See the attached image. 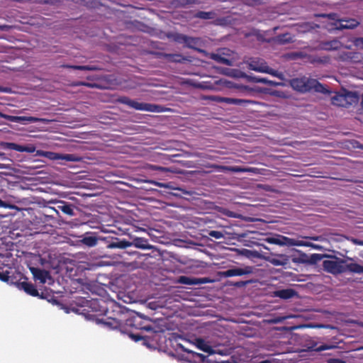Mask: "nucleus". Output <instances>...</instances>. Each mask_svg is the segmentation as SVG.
<instances>
[{"label": "nucleus", "instance_id": "obj_44", "mask_svg": "<svg viewBox=\"0 0 363 363\" xmlns=\"http://www.w3.org/2000/svg\"><path fill=\"white\" fill-rule=\"evenodd\" d=\"M59 208L64 212L65 213L72 216L74 214V211L70 205L64 204L63 206H60Z\"/></svg>", "mask_w": 363, "mask_h": 363}, {"label": "nucleus", "instance_id": "obj_56", "mask_svg": "<svg viewBox=\"0 0 363 363\" xmlns=\"http://www.w3.org/2000/svg\"><path fill=\"white\" fill-rule=\"evenodd\" d=\"M264 0H246V4L250 6L259 5L264 2Z\"/></svg>", "mask_w": 363, "mask_h": 363}, {"label": "nucleus", "instance_id": "obj_10", "mask_svg": "<svg viewBox=\"0 0 363 363\" xmlns=\"http://www.w3.org/2000/svg\"><path fill=\"white\" fill-rule=\"evenodd\" d=\"M238 252H240L241 255H245L247 258L250 259H254L255 258H262L267 261H269L270 263L275 266H279L282 265L284 262L278 258H274L271 257L269 256L266 257L264 255H262L259 253V251H237Z\"/></svg>", "mask_w": 363, "mask_h": 363}, {"label": "nucleus", "instance_id": "obj_55", "mask_svg": "<svg viewBox=\"0 0 363 363\" xmlns=\"http://www.w3.org/2000/svg\"><path fill=\"white\" fill-rule=\"evenodd\" d=\"M42 161L41 160H35L33 161V164L28 167L29 169H36V168H39L40 167H42V165L40 164Z\"/></svg>", "mask_w": 363, "mask_h": 363}, {"label": "nucleus", "instance_id": "obj_54", "mask_svg": "<svg viewBox=\"0 0 363 363\" xmlns=\"http://www.w3.org/2000/svg\"><path fill=\"white\" fill-rule=\"evenodd\" d=\"M82 70H83V71H99V70H101V68L96 67V66L86 65V66H82Z\"/></svg>", "mask_w": 363, "mask_h": 363}, {"label": "nucleus", "instance_id": "obj_27", "mask_svg": "<svg viewBox=\"0 0 363 363\" xmlns=\"http://www.w3.org/2000/svg\"><path fill=\"white\" fill-rule=\"evenodd\" d=\"M101 303H106L103 300L99 299H92L90 301L89 307L96 312H99L100 313H105L107 311V308L104 306H101Z\"/></svg>", "mask_w": 363, "mask_h": 363}, {"label": "nucleus", "instance_id": "obj_9", "mask_svg": "<svg viewBox=\"0 0 363 363\" xmlns=\"http://www.w3.org/2000/svg\"><path fill=\"white\" fill-rule=\"evenodd\" d=\"M337 59L344 62L357 64L362 62L363 56L359 52L343 51L338 54Z\"/></svg>", "mask_w": 363, "mask_h": 363}, {"label": "nucleus", "instance_id": "obj_31", "mask_svg": "<svg viewBox=\"0 0 363 363\" xmlns=\"http://www.w3.org/2000/svg\"><path fill=\"white\" fill-rule=\"evenodd\" d=\"M217 16V14L215 11H198L196 12L194 17L203 19V20H209V19H214Z\"/></svg>", "mask_w": 363, "mask_h": 363}, {"label": "nucleus", "instance_id": "obj_62", "mask_svg": "<svg viewBox=\"0 0 363 363\" xmlns=\"http://www.w3.org/2000/svg\"><path fill=\"white\" fill-rule=\"evenodd\" d=\"M65 67L68 69H77V70H82V66L81 65H64Z\"/></svg>", "mask_w": 363, "mask_h": 363}, {"label": "nucleus", "instance_id": "obj_20", "mask_svg": "<svg viewBox=\"0 0 363 363\" xmlns=\"http://www.w3.org/2000/svg\"><path fill=\"white\" fill-rule=\"evenodd\" d=\"M30 272H32L34 278L39 280L42 284H45L47 279L50 278V274L46 270L31 267Z\"/></svg>", "mask_w": 363, "mask_h": 363}, {"label": "nucleus", "instance_id": "obj_16", "mask_svg": "<svg viewBox=\"0 0 363 363\" xmlns=\"http://www.w3.org/2000/svg\"><path fill=\"white\" fill-rule=\"evenodd\" d=\"M177 281L186 285H196L208 283V280L206 278H191L186 276H181L178 278Z\"/></svg>", "mask_w": 363, "mask_h": 363}, {"label": "nucleus", "instance_id": "obj_64", "mask_svg": "<svg viewBox=\"0 0 363 363\" xmlns=\"http://www.w3.org/2000/svg\"><path fill=\"white\" fill-rule=\"evenodd\" d=\"M240 90L241 91H247L249 92L254 91V89L252 88H250V86H245V85H240Z\"/></svg>", "mask_w": 363, "mask_h": 363}, {"label": "nucleus", "instance_id": "obj_50", "mask_svg": "<svg viewBox=\"0 0 363 363\" xmlns=\"http://www.w3.org/2000/svg\"><path fill=\"white\" fill-rule=\"evenodd\" d=\"M320 16L327 18L330 20L336 21L337 22H339V20H341V18H338V15L336 13H330L322 14V15H320Z\"/></svg>", "mask_w": 363, "mask_h": 363}, {"label": "nucleus", "instance_id": "obj_49", "mask_svg": "<svg viewBox=\"0 0 363 363\" xmlns=\"http://www.w3.org/2000/svg\"><path fill=\"white\" fill-rule=\"evenodd\" d=\"M213 99L217 102H225L233 104V98L213 96Z\"/></svg>", "mask_w": 363, "mask_h": 363}, {"label": "nucleus", "instance_id": "obj_32", "mask_svg": "<svg viewBox=\"0 0 363 363\" xmlns=\"http://www.w3.org/2000/svg\"><path fill=\"white\" fill-rule=\"evenodd\" d=\"M0 146L4 149L15 150L18 152H24L26 146L20 145L14 143L1 142Z\"/></svg>", "mask_w": 363, "mask_h": 363}, {"label": "nucleus", "instance_id": "obj_45", "mask_svg": "<svg viewBox=\"0 0 363 363\" xmlns=\"http://www.w3.org/2000/svg\"><path fill=\"white\" fill-rule=\"evenodd\" d=\"M255 101L247 99H233V104L238 106H243L247 104H254Z\"/></svg>", "mask_w": 363, "mask_h": 363}, {"label": "nucleus", "instance_id": "obj_22", "mask_svg": "<svg viewBox=\"0 0 363 363\" xmlns=\"http://www.w3.org/2000/svg\"><path fill=\"white\" fill-rule=\"evenodd\" d=\"M321 48L325 50H337L343 47L342 43L337 39L330 41H323L320 43Z\"/></svg>", "mask_w": 363, "mask_h": 363}, {"label": "nucleus", "instance_id": "obj_7", "mask_svg": "<svg viewBox=\"0 0 363 363\" xmlns=\"http://www.w3.org/2000/svg\"><path fill=\"white\" fill-rule=\"evenodd\" d=\"M184 84L201 89H215V85H221L228 88H233L234 83L226 79H219L214 82V84H201L196 82L192 79H187L184 82Z\"/></svg>", "mask_w": 363, "mask_h": 363}, {"label": "nucleus", "instance_id": "obj_42", "mask_svg": "<svg viewBox=\"0 0 363 363\" xmlns=\"http://www.w3.org/2000/svg\"><path fill=\"white\" fill-rule=\"evenodd\" d=\"M252 282H253L252 280L239 281H235V282H230L229 284V285L235 286V287H238V288H241V287L245 286L246 285H247L249 284H252Z\"/></svg>", "mask_w": 363, "mask_h": 363}, {"label": "nucleus", "instance_id": "obj_47", "mask_svg": "<svg viewBox=\"0 0 363 363\" xmlns=\"http://www.w3.org/2000/svg\"><path fill=\"white\" fill-rule=\"evenodd\" d=\"M208 235L213 237L217 240L225 238V235L222 232L216 230H211L208 232Z\"/></svg>", "mask_w": 363, "mask_h": 363}, {"label": "nucleus", "instance_id": "obj_28", "mask_svg": "<svg viewBox=\"0 0 363 363\" xmlns=\"http://www.w3.org/2000/svg\"><path fill=\"white\" fill-rule=\"evenodd\" d=\"M183 350L186 352L190 356L191 358L190 361L193 363H203L206 361V356L197 353L196 352L191 351L190 350L184 349L183 347Z\"/></svg>", "mask_w": 363, "mask_h": 363}, {"label": "nucleus", "instance_id": "obj_30", "mask_svg": "<svg viewBox=\"0 0 363 363\" xmlns=\"http://www.w3.org/2000/svg\"><path fill=\"white\" fill-rule=\"evenodd\" d=\"M195 345L200 350H202L208 354H213L214 351L211 346H210L203 339L196 338L195 340Z\"/></svg>", "mask_w": 363, "mask_h": 363}, {"label": "nucleus", "instance_id": "obj_13", "mask_svg": "<svg viewBox=\"0 0 363 363\" xmlns=\"http://www.w3.org/2000/svg\"><path fill=\"white\" fill-rule=\"evenodd\" d=\"M271 42L277 45H284L294 43V39L289 33H285L272 38Z\"/></svg>", "mask_w": 363, "mask_h": 363}, {"label": "nucleus", "instance_id": "obj_19", "mask_svg": "<svg viewBox=\"0 0 363 363\" xmlns=\"http://www.w3.org/2000/svg\"><path fill=\"white\" fill-rule=\"evenodd\" d=\"M199 0H172L170 4L175 9L190 8L193 5L199 4Z\"/></svg>", "mask_w": 363, "mask_h": 363}, {"label": "nucleus", "instance_id": "obj_43", "mask_svg": "<svg viewBox=\"0 0 363 363\" xmlns=\"http://www.w3.org/2000/svg\"><path fill=\"white\" fill-rule=\"evenodd\" d=\"M130 246V243L125 241L118 242L117 243H111L108 247H119V248H125L127 247Z\"/></svg>", "mask_w": 363, "mask_h": 363}, {"label": "nucleus", "instance_id": "obj_39", "mask_svg": "<svg viewBox=\"0 0 363 363\" xmlns=\"http://www.w3.org/2000/svg\"><path fill=\"white\" fill-rule=\"evenodd\" d=\"M60 160L66 161H80L81 158L72 154H60Z\"/></svg>", "mask_w": 363, "mask_h": 363}, {"label": "nucleus", "instance_id": "obj_3", "mask_svg": "<svg viewBox=\"0 0 363 363\" xmlns=\"http://www.w3.org/2000/svg\"><path fill=\"white\" fill-rule=\"evenodd\" d=\"M245 63L247 65L250 69L259 72L267 73L278 77L281 80H286L282 73L270 68L267 65L266 61L262 58L250 57L245 62Z\"/></svg>", "mask_w": 363, "mask_h": 363}, {"label": "nucleus", "instance_id": "obj_4", "mask_svg": "<svg viewBox=\"0 0 363 363\" xmlns=\"http://www.w3.org/2000/svg\"><path fill=\"white\" fill-rule=\"evenodd\" d=\"M267 241L270 243L279 245L280 246H298V247H311L317 250H323V247L319 245L313 244L310 242L298 240L289 238L282 235H278L276 238H269Z\"/></svg>", "mask_w": 363, "mask_h": 363}, {"label": "nucleus", "instance_id": "obj_18", "mask_svg": "<svg viewBox=\"0 0 363 363\" xmlns=\"http://www.w3.org/2000/svg\"><path fill=\"white\" fill-rule=\"evenodd\" d=\"M157 55L160 57H163L172 62L182 63L184 61H190L187 57L182 56L181 54H169L164 52H158Z\"/></svg>", "mask_w": 363, "mask_h": 363}, {"label": "nucleus", "instance_id": "obj_24", "mask_svg": "<svg viewBox=\"0 0 363 363\" xmlns=\"http://www.w3.org/2000/svg\"><path fill=\"white\" fill-rule=\"evenodd\" d=\"M331 103L333 105L337 106L347 107V104L345 102V98L344 91L340 93L335 92L333 96H331Z\"/></svg>", "mask_w": 363, "mask_h": 363}, {"label": "nucleus", "instance_id": "obj_11", "mask_svg": "<svg viewBox=\"0 0 363 363\" xmlns=\"http://www.w3.org/2000/svg\"><path fill=\"white\" fill-rule=\"evenodd\" d=\"M255 267L252 266H245L244 267H233L227 269L221 273L224 277H232L236 276H243L252 274Z\"/></svg>", "mask_w": 363, "mask_h": 363}, {"label": "nucleus", "instance_id": "obj_12", "mask_svg": "<svg viewBox=\"0 0 363 363\" xmlns=\"http://www.w3.org/2000/svg\"><path fill=\"white\" fill-rule=\"evenodd\" d=\"M184 44L185 46L187 47L188 48L196 50L197 52L202 53L205 55H208V52L206 50L196 48V46L203 45V40L200 38L191 37L186 35Z\"/></svg>", "mask_w": 363, "mask_h": 363}, {"label": "nucleus", "instance_id": "obj_63", "mask_svg": "<svg viewBox=\"0 0 363 363\" xmlns=\"http://www.w3.org/2000/svg\"><path fill=\"white\" fill-rule=\"evenodd\" d=\"M35 150V147L33 145L26 146L24 152H33Z\"/></svg>", "mask_w": 363, "mask_h": 363}, {"label": "nucleus", "instance_id": "obj_37", "mask_svg": "<svg viewBox=\"0 0 363 363\" xmlns=\"http://www.w3.org/2000/svg\"><path fill=\"white\" fill-rule=\"evenodd\" d=\"M70 286H85V288L86 289H89V291L92 290V284L91 283L87 282H83L82 279H78L76 280H72V282L69 284Z\"/></svg>", "mask_w": 363, "mask_h": 363}, {"label": "nucleus", "instance_id": "obj_61", "mask_svg": "<svg viewBox=\"0 0 363 363\" xmlns=\"http://www.w3.org/2000/svg\"><path fill=\"white\" fill-rule=\"evenodd\" d=\"M245 79L249 82H255V83H258V79H259L258 77L250 76L247 74V77Z\"/></svg>", "mask_w": 363, "mask_h": 363}, {"label": "nucleus", "instance_id": "obj_5", "mask_svg": "<svg viewBox=\"0 0 363 363\" xmlns=\"http://www.w3.org/2000/svg\"><path fill=\"white\" fill-rule=\"evenodd\" d=\"M119 103L126 104L136 110L145 111L149 112H160L162 110V106L156 104L140 103L132 100L127 96H121L118 99Z\"/></svg>", "mask_w": 363, "mask_h": 363}, {"label": "nucleus", "instance_id": "obj_58", "mask_svg": "<svg viewBox=\"0 0 363 363\" xmlns=\"http://www.w3.org/2000/svg\"><path fill=\"white\" fill-rule=\"evenodd\" d=\"M236 77L235 78H246L247 77V74H245V72L239 70V69H237L236 70Z\"/></svg>", "mask_w": 363, "mask_h": 363}, {"label": "nucleus", "instance_id": "obj_48", "mask_svg": "<svg viewBox=\"0 0 363 363\" xmlns=\"http://www.w3.org/2000/svg\"><path fill=\"white\" fill-rule=\"evenodd\" d=\"M104 324L109 326L111 328H117L120 326L119 321L115 318L110 319L108 321H105Z\"/></svg>", "mask_w": 363, "mask_h": 363}, {"label": "nucleus", "instance_id": "obj_36", "mask_svg": "<svg viewBox=\"0 0 363 363\" xmlns=\"http://www.w3.org/2000/svg\"><path fill=\"white\" fill-rule=\"evenodd\" d=\"M218 70V72L228 77H231L235 78L236 77V70L237 69H229L226 67H216Z\"/></svg>", "mask_w": 363, "mask_h": 363}, {"label": "nucleus", "instance_id": "obj_23", "mask_svg": "<svg viewBox=\"0 0 363 363\" xmlns=\"http://www.w3.org/2000/svg\"><path fill=\"white\" fill-rule=\"evenodd\" d=\"M21 289H23L26 294L32 296H39L38 291L32 283L22 281L18 284Z\"/></svg>", "mask_w": 363, "mask_h": 363}, {"label": "nucleus", "instance_id": "obj_40", "mask_svg": "<svg viewBox=\"0 0 363 363\" xmlns=\"http://www.w3.org/2000/svg\"><path fill=\"white\" fill-rule=\"evenodd\" d=\"M145 242H146V241L140 239V240H136L134 242V245L136 247H138V248H143V249L149 248L151 250H157L155 247L148 245H146Z\"/></svg>", "mask_w": 363, "mask_h": 363}, {"label": "nucleus", "instance_id": "obj_21", "mask_svg": "<svg viewBox=\"0 0 363 363\" xmlns=\"http://www.w3.org/2000/svg\"><path fill=\"white\" fill-rule=\"evenodd\" d=\"M118 261L115 258H110L102 256L100 259H97L94 263L91 264V267H99L104 266H112L118 263Z\"/></svg>", "mask_w": 363, "mask_h": 363}, {"label": "nucleus", "instance_id": "obj_38", "mask_svg": "<svg viewBox=\"0 0 363 363\" xmlns=\"http://www.w3.org/2000/svg\"><path fill=\"white\" fill-rule=\"evenodd\" d=\"M325 257H327V256L325 255L313 254L310 257V258L308 260H306V262L309 264H315Z\"/></svg>", "mask_w": 363, "mask_h": 363}, {"label": "nucleus", "instance_id": "obj_15", "mask_svg": "<svg viewBox=\"0 0 363 363\" xmlns=\"http://www.w3.org/2000/svg\"><path fill=\"white\" fill-rule=\"evenodd\" d=\"M215 210H216L218 212H219L228 217H230V218H240L245 221H248V222H252L255 220L254 218H252L245 217V216H242L241 214L234 213L233 211H229L227 208H223L220 206H216Z\"/></svg>", "mask_w": 363, "mask_h": 363}, {"label": "nucleus", "instance_id": "obj_8", "mask_svg": "<svg viewBox=\"0 0 363 363\" xmlns=\"http://www.w3.org/2000/svg\"><path fill=\"white\" fill-rule=\"evenodd\" d=\"M125 325L134 328L137 330H145V331H152L153 327L147 323V319L143 320L141 316L133 317L128 318L125 321Z\"/></svg>", "mask_w": 363, "mask_h": 363}, {"label": "nucleus", "instance_id": "obj_59", "mask_svg": "<svg viewBox=\"0 0 363 363\" xmlns=\"http://www.w3.org/2000/svg\"><path fill=\"white\" fill-rule=\"evenodd\" d=\"M328 363H346V362L337 358H331L328 360Z\"/></svg>", "mask_w": 363, "mask_h": 363}, {"label": "nucleus", "instance_id": "obj_52", "mask_svg": "<svg viewBox=\"0 0 363 363\" xmlns=\"http://www.w3.org/2000/svg\"><path fill=\"white\" fill-rule=\"evenodd\" d=\"M10 272L9 271L0 272V280L4 282H8L9 281Z\"/></svg>", "mask_w": 363, "mask_h": 363}, {"label": "nucleus", "instance_id": "obj_60", "mask_svg": "<svg viewBox=\"0 0 363 363\" xmlns=\"http://www.w3.org/2000/svg\"><path fill=\"white\" fill-rule=\"evenodd\" d=\"M354 44L355 46H359L362 45V48L363 49V38H357L354 40Z\"/></svg>", "mask_w": 363, "mask_h": 363}, {"label": "nucleus", "instance_id": "obj_57", "mask_svg": "<svg viewBox=\"0 0 363 363\" xmlns=\"http://www.w3.org/2000/svg\"><path fill=\"white\" fill-rule=\"evenodd\" d=\"M0 207H4V208H15L16 206H13V205H11L10 203H8L4 201H2L1 199H0Z\"/></svg>", "mask_w": 363, "mask_h": 363}, {"label": "nucleus", "instance_id": "obj_1", "mask_svg": "<svg viewBox=\"0 0 363 363\" xmlns=\"http://www.w3.org/2000/svg\"><path fill=\"white\" fill-rule=\"evenodd\" d=\"M43 254L40 255V261L42 265L53 269H64L69 271V277L73 274L74 267H77L74 274H76L78 269L83 271L87 269L84 265L77 266L75 260L67 257L66 254L57 255L56 251H43ZM89 267L88 269H91Z\"/></svg>", "mask_w": 363, "mask_h": 363}, {"label": "nucleus", "instance_id": "obj_6", "mask_svg": "<svg viewBox=\"0 0 363 363\" xmlns=\"http://www.w3.org/2000/svg\"><path fill=\"white\" fill-rule=\"evenodd\" d=\"M323 269L333 274H339L346 272L345 262L342 259L333 257L323 262Z\"/></svg>", "mask_w": 363, "mask_h": 363}, {"label": "nucleus", "instance_id": "obj_29", "mask_svg": "<svg viewBox=\"0 0 363 363\" xmlns=\"http://www.w3.org/2000/svg\"><path fill=\"white\" fill-rule=\"evenodd\" d=\"M296 294V291L292 289H281L274 291V296L282 299L293 298Z\"/></svg>", "mask_w": 363, "mask_h": 363}, {"label": "nucleus", "instance_id": "obj_34", "mask_svg": "<svg viewBox=\"0 0 363 363\" xmlns=\"http://www.w3.org/2000/svg\"><path fill=\"white\" fill-rule=\"evenodd\" d=\"M207 55H209L211 59H212L219 63H221V64H223L225 65H228V66H231L233 65V62L230 60L225 58L218 54H215V53L208 54V53Z\"/></svg>", "mask_w": 363, "mask_h": 363}, {"label": "nucleus", "instance_id": "obj_41", "mask_svg": "<svg viewBox=\"0 0 363 363\" xmlns=\"http://www.w3.org/2000/svg\"><path fill=\"white\" fill-rule=\"evenodd\" d=\"M258 83H262L264 84H268L273 86H283L284 84L280 82H276L274 81L269 80L266 78H259Z\"/></svg>", "mask_w": 363, "mask_h": 363}, {"label": "nucleus", "instance_id": "obj_46", "mask_svg": "<svg viewBox=\"0 0 363 363\" xmlns=\"http://www.w3.org/2000/svg\"><path fill=\"white\" fill-rule=\"evenodd\" d=\"M140 182H143V183L153 184L155 186H157L159 187H164V188L169 187V185L168 184L160 183V182H155V181L150 180V179H143V180H140Z\"/></svg>", "mask_w": 363, "mask_h": 363}, {"label": "nucleus", "instance_id": "obj_14", "mask_svg": "<svg viewBox=\"0 0 363 363\" xmlns=\"http://www.w3.org/2000/svg\"><path fill=\"white\" fill-rule=\"evenodd\" d=\"M339 26L336 27L337 30L354 29L357 28L360 23L354 18H341L339 20Z\"/></svg>", "mask_w": 363, "mask_h": 363}, {"label": "nucleus", "instance_id": "obj_25", "mask_svg": "<svg viewBox=\"0 0 363 363\" xmlns=\"http://www.w3.org/2000/svg\"><path fill=\"white\" fill-rule=\"evenodd\" d=\"M97 242V239L95 237H85L81 240H70L69 244H72L73 245H79V243L85 245L86 247H93L96 245Z\"/></svg>", "mask_w": 363, "mask_h": 363}, {"label": "nucleus", "instance_id": "obj_53", "mask_svg": "<svg viewBox=\"0 0 363 363\" xmlns=\"http://www.w3.org/2000/svg\"><path fill=\"white\" fill-rule=\"evenodd\" d=\"M130 337L136 342L141 340H147V338L140 334L130 333Z\"/></svg>", "mask_w": 363, "mask_h": 363}, {"label": "nucleus", "instance_id": "obj_26", "mask_svg": "<svg viewBox=\"0 0 363 363\" xmlns=\"http://www.w3.org/2000/svg\"><path fill=\"white\" fill-rule=\"evenodd\" d=\"M343 91L345 98V102L347 104V107L353 104H357L358 103L359 94L357 91H348L345 89Z\"/></svg>", "mask_w": 363, "mask_h": 363}, {"label": "nucleus", "instance_id": "obj_17", "mask_svg": "<svg viewBox=\"0 0 363 363\" xmlns=\"http://www.w3.org/2000/svg\"><path fill=\"white\" fill-rule=\"evenodd\" d=\"M9 121L11 122H16V123H34L38 121H43V122H49V120L44 119V118H39L33 116H11Z\"/></svg>", "mask_w": 363, "mask_h": 363}, {"label": "nucleus", "instance_id": "obj_51", "mask_svg": "<svg viewBox=\"0 0 363 363\" xmlns=\"http://www.w3.org/2000/svg\"><path fill=\"white\" fill-rule=\"evenodd\" d=\"M46 157L51 160H59L60 158V154L47 151Z\"/></svg>", "mask_w": 363, "mask_h": 363}, {"label": "nucleus", "instance_id": "obj_2", "mask_svg": "<svg viewBox=\"0 0 363 363\" xmlns=\"http://www.w3.org/2000/svg\"><path fill=\"white\" fill-rule=\"evenodd\" d=\"M289 84L296 91L306 93L313 90L318 93L330 95L332 91L317 79L302 76L288 80Z\"/></svg>", "mask_w": 363, "mask_h": 363}, {"label": "nucleus", "instance_id": "obj_33", "mask_svg": "<svg viewBox=\"0 0 363 363\" xmlns=\"http://www.w3.org/2000/svg\"><path fill=\"white\" fill-rule=\"evenodd\" d=\"M166 36L169 39H172L174 41L179 43H184L186 35L179 33H167Z\"/></svg>", "mask_w": 363, "mask_h": 363}, {"label": "nucleus", "instance_id": "obj_35", "mask_svg": "<svg viewBox=\"0 0 363 363\" xmlns=\"http://www.w3.org/2000/svg\"><path fill=\"white\" fill-rule=\"evenodd\" d=\"M346 271L348 270L353 273L362 274L363 273V266L357 263H350L345 264Z\"/></svg>", "mask_w": 363, "mask_h": 363}]
</instances>
